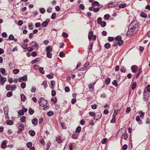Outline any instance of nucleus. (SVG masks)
<instances>
[{
  "label": "nucleus",
  "mask_w": 150,
  "mask_h": 150,
  "mask_svg": "<svg viewBox=\"0 0 150 150\" xmlns=\"http://www.w3.org/2000/svg\"><path fill=\"white\" fill-rule=\"evenodd\" d=\"M138 29V28L136 27H131V28L129 27L127 34L129 36H131L135 34Z\"/></svg>",
  "instance_id": "nucleus-1"
},
{
  "label": "nucleus",
  "mask_w": 150,
  "mask_h": 150,
  "mask_svg": "<svg viewBox=\"0 0 150 150\" xmlns=\"http://www.w3.org/2000/svg\"><path fill=\"white\" fill-rule=\"evenodd\" d=\"M40 105L42 107H44L47 104V102L46 100L43 98H41L38 101Z\"/></svg>",
  "instance_id": "nucleus-2"
},
{
  "label": "nucleus",
  "mask_w": 150,
  "mask_h": 150,
  "mask_svg": "<svg viewBox=\"0 0 150 150\" xmlns=\"http://www.w3.org/2000/svg\"><path fill=\"white\" fill-rule=\"evenodd\" d=\"M116 41H117V44L119 46H121L123 43V41L122 40V38L120 36H117L115 38Z\"/></svg>",
  "instance_id": "nucleus-3"
},
{
  "label": "nucleus",
  "mask_w": 150,
  "mask_h": 150,
  "mask_svg": "<svg viewBox=\"0 0 150 150\" xmlns=\"http://www.w3.org/2000/svg\"><path fill=\"white\" fill-rule=\"evenodd\" d=\"M132 27H136L138 28V25L137 24V22L136 21H133L130 24L129 26V28Z\"/></svg>",
  "instance_id": "nucleus-4"
},
{
  "label": "nucleus",
  "mask_w": 150,
  "mask_h": 150,
  "mask_svg": "<svg viewBox=\"0 0 150 150\" xmlns=\"http://www.w3.org/2000/svg\"><path fill=\"white\" fill-rule=\"evenodd\" d=\"M19 81L21 82L23 81H27V75H24L22 77H20L18 79Z\"/></svg>",
  "instance_id": "nucleus-5"
},
{
  "label": "nucleus",
  "mask_w": 150,
  "mask_h": 150,
  "mask_svg": "<svg viewBox=\"0 0 150 150\" xmlns=\"http://www.w3.org/2000/svg\"><path fill=\"white\" fill-rule=\"evenodd\" d=\"M102 117V115L100 112H97L96 114L95 115L94 119L96 120L100 119Z\"/></svg>",
  "instance_id": "nucleus-6"
},
{
  "label": "nucleus",
  "mask_w": 150,
  "mask_h": 150,
  "mask_svg": "<svg viewBox=\"0 0 150 150\" xmlns=\"http://www.w3.org/2000/svg\"><path fill=\"white\" fill-rule=\"evenodd\" d=\"M138 67L135 65L132 66L131 67V69L132 72L135 73L138 69Z\"/></svg>",
  "instance_id": "nucleus-7"
},
{
  "label": "nucleus",
  "mask_w": 150,
  "mask_h": 150,
  "mask_svg": "<svg viewBox=\"0 0 150 150\" xmlns=\"http://www.w3.org/2000/svg\"><path fill=\"white\" fill-rule=\"evenodd\" d=\"M1 79H0L1 82V85L3 86L4 84V83L6 81V79L5 77H3L2 76L1 77Z\"/></svg>",
  "instance_id": "nucleus-8"
},
{
  "label": "nucleus",
  "mask_w": 150,
  "mask_h": 150,
  "mask_svg": "<svg viewBox=\"0 0 150 150\" xmlns=\"http://www.w3.org/2000/svg\"><path fill=\"white\" fill-rule=\"evenodd\" d=\"M30 45L37 48L38 47V43L35 41H33L30 43Z\"/></svg>",
  "instance_id": "nucleus-9"
},
{
  "label": "nucleus",
  "mask_w": 150,
  "mask_h": 150,
  "mask_svg": "<svg viewBox=\"0 0 150 150\" xmlns=\"http://www.w3.org/2000/svg\"><path fill=\"white\" fill-rule=\"evenodd\" d=\"M6 140H4V141H3L1 145V147L2 149H4L6 147Z\"/></svg>",
  "instance_id": "nucleus-10"
},
{
  "label": "nucleus",
  "mask_w": 150,
  "mask_h": 150,
  "mask_svg": "<svg viewBox=\"0 0 150 150\" xmlns=\"http://www.w3.org/2000/svg\"><path fill=\"white\" fill-rule=\"evenodd\" d=\"M45 49L47 52H52V48L50 45L46 47Z\"/></svg>",
  "instance_id": "nucleus-11"
},
{
  "label": "nucleus",
  "mask_w": 150,
  "mask_h": 150,
  "mask_svg": "<svg viewBox=\"0 0 150 150\" xmlns=\"http://www.w3.org/2000/svg\"><path fill=\"white\" fill-rule=\"evenodd\" d=\"M93 32H89L88 34V38L89 41H91L92 40V37L93 36Z\"/></svg>",
  "instance_id": "nucleus-12"
},
{
  "label": "nucleus",
  "mask_w": 150,
  "mask_h": 150,
  "mask_svg": "<svg viewBox=\"0 0 150 150\" xmlns=\"http://www.w3.org/2000/svg\"><path fill=\"white\" fill-rule=\"evenodd\" d=\"M67 148H68V149H67L66 146H65L64 147L63 150H72V146L71 145H69L68 146H67Z\"/></svg>",
  "instance_id": "nucleus-13"
},
{
  "label": "nucleus",
  "mask_w": 150,
  "mask_h": 150,
  "mask_svg": "<svg viewBox=\"0 0 150 150\" xmlns=\"http://www.w3.org/2000/svg\"><path fill=\"white\" fill-rule=\"evenodd\" d=\"M32 123L34 125H37L38 124V119L36 118H34L32 120Z\"/></svg>",
  "instance_id": "nucleus-14"
},
{
  "label": "nucleus",
  "mask_w": 150,
  "mask_h": 150,
  "mask_svg": "<svg viewBox=\"0 0 150 150\" xmlns=\"http://www.w3.org/2000/svg\"><path fill=\"white\" fill-rule=\"evenodd\" d=\"M81 128L80 126H78L76 128V132L79 133L81 131Z\"/></svg>",
  "instance_id": "nucleus-15"
},
{
  "label": "nucleus",
  "mask_w": 150,
  "mask_h": 150,
  "mask_svg": "<svg viewBox=\"0 0 150 150\" xmlns=\"http://www.w3.org/2000/svg\"><path fill=\"white\" fill-rule=\"evenodd\" d=\"M29 134L32 136H34L35 135V132L33 130H31L29 132Z\"/></svg>",
  "instance_id": "nucleus-16"
},
{
  "label": "nucleus",
  "mask_w": 150,
  "mask_h": 150,
  "mask_svg": "<svg viewBox=\"0 0 150 150\" xmlns=\"http://www.w3.org/2000/svg\"><path fill=\"white\" fill-rule=\"evenodd\" d=\"M115 3L112 2V4H108V6L109 7H114L115 6ZM117 5V3H116V5Z\"/></svg>",
  "instance_id": "nucleus-17"
},
{
  "label": "nucleus",
  "mask_w": 150,
  "mask_h": 150,
  "mask_svg": "<svg viewBox=\"0 0 150 150\" xmlns=\"http://www.w3.org/2000/svg\"><path fill=\"white\" fill-rule=\"evenodd\" d=\"M6 123L8 125H12L13 122L12 120H9L6 121Z\"/></svg>",
  "instance_id": "nucleus-18"
},
{
  "label": "nucleus",
  "mask_w": 150,
  "mask_h": 150,
  "mask_svg": "<svg viewBox=\"0 0 150 150\" xmlns=\"http://www.w3.org/2000/svg\"><path fill=\"white\" fill-rule=\"evenodd\" d=\"M88 87L90 89H91V90L90 91H93L94 87L93 85H92L91 84H90L88 85Z\"/></svg>",
  "instance_id": "nucleus-19"
},
{
  "label": "nucleus",
  "mask_w": 150,
  "mask_h": 150,
  "mask_svg": "<svg viewBox=\"0 0 150 150\" xmlns=\"http://www.w3.org/2000/svg\"><path fill=\"white\" fill-rule=\"evenodd\" d=\"M44 68L43 67H40L38 69L39 71L42 74L45 73V71L43 70Z\"/></svg>",
  "instance_id": "nucleus-20"
},
{
  "label": "nucleus",
  "mask_w": 150,
  "mask_h": 150,
  "mask_svg": "<svg viewBox=\"0 0 150 150\" xmlns=\"http://www.w3.org/2000/svg\"><path fill=\"white\" fill-rule=\"evenodd\" d=\"M78 137V135L76 133H74L72 135V137L73 139H76Z\"/></svg>",
  "instance_id": "nucleus-21"
},
{
  "label": "nucleus",
  "mask_w": 150,
  "mask_h": 150,
  "mask_svg": "<svg viewBox=\"0 0 150 150\" xmlns=\"http://www.w3.org/2000/svg\"><path fill=\"white\" fill-rule=\"evenodd\" d=\"M99 3L96 1H95L93 2L92 3L91 5L92 6H98L99 5Z\"/></svg>",
  "instance_id": "nucleus-22"
},
{
  "label": "nucleus",
  "mask_w": 150,
  "mask_h": 150,
  "mask_svg": "<svg viewBox=\"0 0 150 150\" xmlns=\"http://www.w3.org/2000/svg\"><path fill=\"white\" fill-rule=\"evenodd\" d=\"M21 96V100L23 101H25L26 100V98L25 95L23 94H22Z\"/></svg>",
  "instance_id": "nucleus-23"
},
{
  "label": "nucleus",
  "mask_w": 150,
  "mask_h": 150,
  "mask_svg": "<svg viewBox=\"0 0 150 150\" xmlns=\"http://www.w3.org/2000/svg\"><path fill=\"white\" fill-rule=\"evenodd\" d=\"M140 15L141 17L145 18H146L147 16L146 14L144 12L141 13Z\"/></svg>",
  "instance_id": "nucleus-24"
},
{
  "label": "nucleus",
  "mask_w": 150,
  "mask_h": 150,
  "mask_svg": "<svg viewBox=\"0 0 150 150\" xmlns=\"http://www.w3.org/2000/svg\"><path fill=\"white\" fill-rule=\"evenodd\" d=\"M137 83L136 82H134L131 88L132 90H134L136 88L137 86Z\"/></svg>",
  "instance_id": "nucleus-25"
},
{
  "label": "nucleus",
  "mask_w": 150,
  "mask_h": 150,
  "mask_svg": "<svg viewBox=\"0 0 150 150\" xmlns=\"http://www.w3.org/2000/svg\"><path fill=\"white\" fill-rule=\"evenodd\" d=\"M24 126L23 124L20 125L19 128L20 131H23L24 130Z\"/></svg>",
  "instance_id": "nucleus-26"
},
{
  "label": "nucleus",
  "mask_w": 150,
  "mask_h": 150,
  "mask_svg": "<svg viewBox=\"0 0 150 150\" xmlns=\"http://www.w3.org/2000/svg\"><path fill=\"white\" fill-rule=\"evenodd\" d=\"M42 85H43L44 86V88L45 89L46 87L47 86V82L45 81H43L42 83Z\"/></svg>",
  "instance_id": "nucleus-27"
},
{
  "label": "nucleus",
  "mask_w": 150,
  "mask_h": 150,
  "mask_svg": "<svg viewBox=\"0 0 150 150\" xmlns=\"http://www.w3.org/2000/svg\"><path fill=\"white\" fill-rule=\"evenodd\" d=\"M110 44L109 43H106L104 45V47L105 48L109 49L110 47Z\"/></svg>",
  "instance_id": "nucleus-28"
},
{
  "label": "nucleus",
  "mask_w": 150,
  "mask_h": 150,
  "mask_svg": "<svg viewBox=\"0 0 150 150\" xmlns=\"http://www.w3.org/2000/svg\"><path fill=\"white\" fill-rule=\"evenodd\" d=\"M110 78H107L105 80V83L107 85H108L110 83Z\"/></svg>",
  "instance_id": "nucleus-29"
},
{
  "label": "nucleus",
  "mask_w": 150,
  "mask_h": 150,
  "mask_svg": "<svg viewBox=\"0 0 150 150\" xmlns=\"http://www.w3.org/2000/svg\"><path fill=\"white\" fill-rule=\"evenodd\" d=\"M65 56V54L62 51H61L59 53V56L61 57H64Z\"/></svg>",
  "instance_id": "nucleus-30"
},
{
  "label": "nucleus",
  "mask_w": 150,
  "mask_h": 150,
  "mask_svg": "<svg viewBox=\"0 0 150 150\" xmlns=\"http://www.w3.org/2000/svg\"><path fill=\"white\" fill-rule=\"evenodd\" d=\"M51 52H47L46 54L47 57L49 58H51L52 56V54L51 53Z\"/></svg>",
  "instance_id": "nucleus-31"
},
{
  "label": "nucleus",
  "mask_w": 150,
  "mask_h": 150,
  "mask_svg": "<svg viewBox=\"0 0 150 150\" xmlns=\"http://www.w3.org/2000/svg\"><path fill=\"white\" fill-rule=\"evenodd\" d=\"M29 112L30 115H32L34 112V110L30 108L29 110Z\"/></svg>",
  "instance_id": "nucleus-32"
},
{
  "label": "nucleus",
  "mask_w": 150,
  "mask_h": 150,
  "mask_svg": "<svg viewBox=\"0 0 150 150\" xmlns=\"http://www.w3.org/2000/svg\"><path fill=\"white\" fill-rule=\"evenodd\" d=\"M100 24L102 27H104L106 26V24L105 22L104 21H102L101 22Z\"/></svg>",
  "instance_id": "nucleus-33"
},
{
  "label": "nucleus",
  "mask_w": 150,
  "mask_h": 150,
  "mask_svg": "<svg viewBox=\"0 0 150 150\" xmlns=\"http://www.w3.org/2000/svg\"><path fill=\"white\" fill-rule=\"evenodd\" d=\"M126 5L127 4H119V6L120 8H122L125 7Z\"/></svg>",
  "instance_id": "nucleus-34"
},
{
  "label": "nucleus",
  "mask_w": 150,
  "mask_h": 150,
  "mask_svg": "<svg viewBox=\"0 0 150 150\" xmlns=\"http://www.w3.org/2000/svg\"><path fill=\"white\" fill-rule=\"evenodd\" d=\"M40 11L41 13L43 14L45 13V10L44 8H42L40 9Z\"/></svg>",
  "instance_id": "nucleus-35"
},
{
  "label": "nucleus",
  "mask_w": 150,
  "mask_h": 150,
  "mask_svg": "<svg viewBox=\"0 0 150 150\" xmlns=\"http://www.w3.org/2000/svg\"><path fill=\"white\" fill-rule=\"evenodd\" d=\"M139 114H141V115H140V117L141 118H143L144 117L145 113L144 112H142V111H141L139 112Z\"/></svg>",
  "instance_id": "nucleus-36"
},
{
  "label": "nucleus",
  "mask_w": 150,
  "mask_h": 150,
  "mask_svg": "<svg viewBox=\"0 0 150 150\" xmlns=\"http://www.w3.org/2000/svg\"><path fill=\"white\" fill-rule=\"evenodd\" d=\"M54 74L53 73L51 74H48L47 76V77L49 79L53 78Z\"/></svg>",
  "instance_id": "nucleus-37"
},
{
  "label": "nucleus",
  "mask_w": 150,
  "mask_h": 150,
  "mask_svg": "<svg viewBox=\"0 0 150 150\" xmlns=\"http://www.w3.org/2000/svg\"><path fill=\"white\" fill-rule=\"evenodd\" d=\"M20 120L21 121L23 122H24L25 121V117L24 116H22L21 118H20Z\"/></svg>",
  "instance_id": "nucleus-38"
},
{
  "label": "nucleus",
  "mask_w": 150,
  "mask_h": 150,
  "mask_svg": "<svg viewBox=\"0 0 150 150\" xmlns=\"http://www.w3.org/2000/svg\"><path fill=\"white\" fill-rule=\"evenodd\" d=\"M48 24V22L47 21L43 22L42 24V26L44 27H46Z\"/></svg>",
  "instance_id": "nucleus-39"
},
{
  "label": "nucleus",
  "mask_w": 150,
  "mask_h": 150,
  "mask_svg": "<svg viewBox=\"0 0 150 150\" xmlns=\"http://www.w3.org/2000/svg\"><path fill=\"white\" fill-rule=\"evenodd\" d=\"M40 142L42 145H44L45 144V142L43 138L41 137V139H40Z\"/></svg>",
  "instance_id": "nucleus-40"
},
{
  "label": "nucleus",
  "mask_w": 150,
  "mask_h": 150,
  "mask_svg": "<svg viewBox=\"0 0 150 150\" xmlns=\"http://www.w3.org/2000/svg\"><path fill=\"white\" fill-rule=\"evenodd\" d=\"M53 114L54 113L52 111H50L47 113V115L48 116L50 117L52 116L53 115Z\"/></svg>",
  "instance_id": "nucleus-41"
},
{
  "label": "nucleus",
  "mask_w": 150,
  "mask_h": 150,
  "mask_svg": "<svg viewBox=\"0 0 150 150\" xmlns=\"http://www.w3.org/2000/svg\"><path fill=\"white\" fill-rule=\"evenodd\" d=\"M112 84L116 87L118 86V83L116 80H114L112 82Z\"/></svg>",
  "instance_id": "nucleus-42"
},
{
  "label": "nucleus",
  "mask_w": 150,
  "mask_h": 150,
  "mask_svg": "<svg viewBox=\"0 0 150 150\" xmlns=\"http://www.w3.org/2000/svg\"><path fill=\"white\" fill-rule=\"evenodd\" d=\"M110 16L108 14H106L104 16V19L105 20H107L110 18Z\"/></svg>",
  "instance_id": "nucleus-43"
},
{
  "label": "nucleus",
  "mask_w": 150,
  "mask_h": 150,
  "mask_svg": "<svg viewBox=\"0 0 150 150\" xmlns=\"http://www.w3.org/2000/svg\"><path fill=\"white\" fill-rule=\"evenodd\" d=\"M62 35L64 38H66L68 37V34L65 32L63 33H62Z\"/></svg>",
  "instance_id": "nucleus-44"
},
{
  "label": "nucleus",
  "mask_w": 150,
  "mask_h": 150,
  "mask_svg": "<svg viewBox=\"0 0 150 150\" xmlns=\"http://www.w3.org/2000/svg\"><path fill=\"white\" fill-rule=\"evenodd\" d=\"M51 101L56 103L57 102V100L56 97H54L51 98Z\"/></svg>",
  "instance_id": "nucleus-45"
},
{
  "label": "nucleus",
  "mask_w": 150,
  "mask_h": 150,
  "mask_svg": "<svg viewBox=\"0 0 150 150\" xmlns=\"http://www.w3.org/2000/svg\"><path fill=\"white\" fill-rule=\"evenodd\" d=\"M12 96V92L11 91L8 92L7 94V96L8 97H10Z\"/></svg>",
  "instance_id": "nucleus-46"
},
{
  "label": "nucleus",
  "mask_w": 150,
  "mask_h": 150,
  "mask_svg": "<svg viewBox=\"0 0 150 150\" xmlns=\"http://www.w3.org/2000/svg\"><path fill=\"white\" fill-rule=\"evenodd\" d=\"M38 59H39V58H36L34 60H32L31 61V63L32 64H34L36 62H38L39 61Z\"/></svg>",
  "instance_id": "nucleus-47"
},
{
  "label": "nucleus",
  "mask_w": 150,
  "mask_h": 150,
  "mask_svg": "<svg viewBox=\"0 0 150 150\" xmlns=\"http://www.w3.org/2000/svg\"><path fill=\"white\" fill-rule=\"evenodd\" d=\"M14 37L13 35L12 34L10 35L9 37H8V40H13L14 39Z\"/></svg>",
  "instance_id": "nucleus-48"
},
{
  "label": "nucleus",
  "mask_w": 150,
  "mask_h": 150,
  "mask_svg": "<svg viewBox=\"0 0 150 150\" xmlns=\"http://www.w3.org/2000/svg\"><path fill=\"white\" fill-rule=\"evenodd\" d=\"M56 13H54L52 14V16L51 17V18L52 19H53L56 18Z\"/></svg>",
  "instance_id": "nucleus-49"
},
{
  "label": "nucleus",
  "mask_w": 150,
  "mask_h": 150,
  "mask_svg": "<svg viewBox=\"0 0 150 150\" xmlns=\"http://www.w3.org/2000/svg\"><path fill=\"white\" fill-rule=\"evenodd\" d=\"M97 21L98 24H100V23H101V22L102 21V18L100 17L98 18L97 20Z\"/></svg>",
  "instance_id": "nucleus-50"
},
{
  "label": "nucleus",
  "mask_w": 150,
  "mask_h": 150,
  "mask_svg": "<svg viewBox=\"0 0 150 150\" xmlns=\"http://www.w3.org/2000/svg\"><path fill=\"white\" fill-rule=\"evenodd\" d=\"M19 72V70L18 69H14L13 71V72L14 74H16L18 73Z\"/></svg>",
  "instance_id": "nucleus-51"
},
{
  "label": "nucleus",
  "mask_w": 150,
  "mask_h": 150,
  "mask_svg": "<svg viewBox=\"0 0 150 150\" xmlns=\"http://www.w3.org/2000/svg\"><path fill=\"white\" fill-rule=\"evenodd\" d=\"M28 26L30 29H33V24L32 23H30L28 24Z\"/></svg>",
  "instance_id": "nucleus-52"
},
{
  "label": "nucleus",
  "mask_w": 150,
  "mask_h": 150,
  "mask_svg": "<svg viewBox=\"0 0 150 150\" xmlns=\"http://www.w3.org/2000/svg\"><path fill=\"white\" fill-rule=\"evenodd\" d=\"M65 91L66 92H68L70 91L69 87L68 86H66L64 88Z\"/></svg>",
  "instance_id": "nucleus-53"
},
{
  "label": "nucleus",
  "mask_w": 150,
  "mask_h": 150,
  "mask_svg": "<svg viewBox=\"0 0 150 150\" xmlns=\"http://www.w3.org/2000/svg\"><path fill=\"white\" fill-rule=\"evenodd\" d=\"M0 72L2 74H4L5 73V69L4 68H1L0 69Z\"/></svg>",
  "instance_id": "nucleus-54"
},
{
  "label": "nucleus",
  "mask_w": 150,
  "mask_h": 150,
  "mask_svg": "<svg viewBox=\"0 0 150 150\" xmlns=\"http://www.w3.org/2000/svg\"><path fill=\"white\" fill-rule=\"evenodd\" d=\"M108 40L110 42H112L114 40V38L112 37H108Z\"/></svg>",
  "instance_id": "nucleus-55"
},
{
  "label": "nucleus",
  "mask_w": 150,
  "mask_h": 150,
  "mask_svg": "<svg viewBox=\"0 0 150 150\" xmlns=\"http://www.w3.org/2000/svg\"><path fill=\"white\" fill-rule=\"evenodd\" d=\"M88 114L91 116L92 117H95V113L93 112H90L88 113Z\"/></svg>",
  "instance_id": "nucleus-56"
},
{
  "label": "nucleus",
  "mask_w": 150,
  "mask_h": 150,
  "mask_svg": "<svg viewBox=\"0 0 150 150\" xmlns=\"http://www.w3.org/2000/svg\"><path fill=\"white\" fill-rule=\"evenodd\" d=\"M131 111V108L129 107H127L126 110V113H129Z\"/></svg>",
  "instance_id": "nucleus-57"
},
{
  "label": "nucleus",
  "mask_w": 150,
  "mask_h": 150,
  "mask_svg": "<svg viewBox=\"0 0 150 150\" xmlns=\"http://www.w3.org/2000/svg\"><path fill=\"white\" fill-rule=\"evenodd\" d=\"M26 145L28 148H30L32 146V143L31 142H28L27 143Z\"/></svg>",
  "instance_id": "nucleus-58"
},
{
  "label": "nucleus",
  "mask_w": 150,
  "mask_h": 150,
  "mask_svg": "<svg viewBox=\"0 0 150 150\" xmlns=\"http://www.w3.org/2000/svg\"><path fill=\"white\" fill-rule=\"evenodd\" d=\"M55 81H52L51 82V84L52 87V89L54 88V86Z\"/></svg>",
  "instance_id": "nucleus-59"
},
{
  "label": "nucleus",
  "mask_w": 150,
  "mask_h": 150,
  "mask_svg": "<svg viewBox=\"0 0 150 150\" xmlns=\"http://www.w3.org/2000/svg\"><path fill=\"white\" fill-rule=\"evenodd\" d=\"M21 88H22L23 89L24 88H25V87L26 84L24 82L22 83H21Z\"/></svg>",
  "instance_id": "nucleus-60"
},
{
  "label": "nucleus",
  "mask_w": 150,
  "mask_h": 150,
  "mask_svg": "<svg viewBox=\"0 0 150 150\" xmlns=\"http://www.w3.org/2000/svg\"><path fill=\"white\" fill-rule=\"evenodd\" d=\"M11 86L9 85H7L6 87V88L7 91H9L11 90Z\"/></svg>",
  "instance_id": "nucleus-61"
},
{
  "label": "nucleus",
  "mask_w": 150,
  "mask_h": 150,
  "mask_svg": "<svg viewBox=\"0 0 150 150\" xmlns=\"http://www.w3.org/2000/svg\"><path fill=\"white\" fill-rule=\"evenodd\" d=\"M120 71L122 72L125 73V71H126V69L124 67H122L120 69Z\"/></svg>",
  "instance_id": "nucleus-62"
},
{
  "label": "nucleus",
  "mask_w": 150,
  "mask_h": 150,
  "mask_svg": "<svg viewBox=\"0 0 150 150\" xmlns=\"http://www.w3.org/2000/svg\"><path fill=\"white\" fill-rule=\"evenodd\" d=\"M33 49H34L33 47H29L27 48V50L29 52L32 51L33 50Z\"/></svg>",
  "instance_id": "nucleus-63"
},
{
  "label": "nucleus",
  "mask_w": 150,
  "mask_h": 150,
  "mask_svg": "<svg viewBox=\"0 0 150 150\" xmlns=\"http://www.w3.org/2000/svg\"><path fill=\"white\" fill-rule=\"evenodd\" d=\"M36 91V88L35 87H32L31 91L32 93H35Z\"/></svg>",
  "instance_id": "nucleus-64"
}]
</instances>
